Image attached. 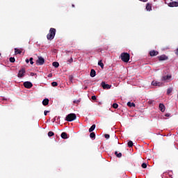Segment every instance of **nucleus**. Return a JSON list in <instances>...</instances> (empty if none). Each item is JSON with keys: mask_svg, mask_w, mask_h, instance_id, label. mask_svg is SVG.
Instances as JSON below:
<instances>
[{"mask_svg": "<svg viewBox=\"0 0 178 178\" xmlns=\"http://www.w3.org/2000/svg\"><path fill=\"white\" fill-rule=\"evenodd\" d=\"M56 34V29L54 28H51L49 29V33L47 35V38L49 41H52L54 38H55V35Z\"/></svg>", "mask_w": 178, "mask_h": 178, "instance_id": "obj_1", "label": "nucleus"}, {"mask_svg": "<svg viewBox=\"0 0 178 178\" xmlns=\"http://www.w3.org/2000/svg\"><path fill=\"white\" fill-rule=\"evenodd\" d=\"M120 58L122 62H124V63H127L130 60V54L126 52L122 53L120 55Z\"/></svg>", "mask_w": 178, "mask_h": 178, "instance_id": "obj_2", "label": "nucleus"}, {"mask_svg": "<svg viewBox=\"0 0 178 178\" xmlns=\"http://www.w3.org/2000/svg\"><path fill=\"white\" fill-rule=\"evenodd\" d=\"M76 118L77 116L75 113H70L66 116L65 120L67 122H73V120H76Z\"/></svg>", "mask_w": 178, "mask_h": 178, "instance_id": "obj_3", "label": "nucleus"}, {"mask_svg": "<svg viewBox=\"0 0 178 178\" xmlns=\"http://www.w3.org/2000/svg\"><path fill=\"white\" fill-rule=\"evenodd\" d=\"M25 75H26V69L21 68L18 72L17 77H19V79H22V77H24Z\"/></svg>", "mask_w": 178, "mask_h": 178, "instance_id": "obj_4", "label": "nucleus"}, {"mask_svg": "<svg viewBox=\"0 0 178 178\" xmlns=\"http://www.w3.org/2000/svg\"><path fill=\"white\" fill-rule=\"evenodd\" d=\"M101 86L104 90H111L112 85L106 84L105 81H102Z\"/></svg>", "mask_w": 178, "mask_h": 178, "instance_id": "obj_5", "label": "nucleus"}, {"mask_svg": "<svg viewBox=\"0 0 178 178\" xmlns=\"http://www.w3.org/2000/svg\"><path fill=\"white\" fill-rule=\"evenodd\" d=\"M152 86H154L155 87H162V86H163V83L158 81H153L152 82Z\"/></svg>", "mask_w": 178, "mask_h": 178, "instance_id": "obj_6", "label": "nucleus"}, {"mask_svg": "<svg viewBox=\"0 0 178 178\" xmlns=\"http://www.w3.org/2000/svg\"><path fill=\"white\" fill-rule=\"evenodd\" d=\"M38 65H42L43 63H45V59L41 56H38V59L36 61Z\"/></svg>", "mask_w": 178, "mask_h": 178, "instance_id": "obj_7", "label": "nucleus"}, {"mask_svg": "<svg viewBox=\"0 0 178 178\" xmlns=\"http://www.w3.org/2000/svg\"><path fill=\"white\" fill-rule=\"evenodd\" d=\"M168 6H170V8H177L178 7V1L170 2L168 3Z\"/></svg>", "mask_w": 178, "mask_h": 178, "instance_id": "obj_8", "label": "nucleus"}, {"mask_svg": "<svg viewBox=\"0 0 178 178\" xmlns=\"http://www.w3.org/2000/svg\"><path fill=\"white\" fill-rule=\"evenodd\" d=\"M24 87H25V88H31L33 83L30 81H26L24 83Z\"/></svg>", "mask_w": 178, "mask_h": 178, "instance_id": "obj_9", "label": "nucleus"}, {"mask_svg": "<svg viewBox=\"0 0 178 178\" xmlns=\"http://www.w3.org/2000/svg\"><path fill=\"white\" fill-rule=\"evenodd\" d=\"M171 79H172V75L163 76L161 78V81H168V80H170Z\"/></svg>", "mask_w": 178, "mask_h": 178, "instance_id": "obj_10", "label": "nucleus"}, {"mask_svg": "<svg viewBox=\"0 0 178 178\" xmlns=\"http://www.w3.org/2000/svg\"><path fill=\"white\" fill-rule=\"evenodd\" d=\"M159 52L158 51L152 50L149 51L150 56H156V55H159Z\"/></svg>", "mask_w": 178, "mask_h": 178, "instance_id": "obj_11", "label": "nucleus"}, {"mask_svg": "<svg viewBox=\"0 0 178 178\" xmlns=\"http://www.w3.org/2000/svg\"><path fill=\"white\" fill-rule=\"evenodd\" d=\"M159 108L161 112H164L166 109V107H165V105L161 103L159 106Z\"/></svg>", "mask_w": 178, "mask_h": 178, "instance_id": "obj_12", "label": "nucleus"}, {"mask_svg": "<svg viewBox=\"0 0 178 178\" xmlns=\"http://www.w3.org/2000/svg\"><path fill=\"white\" fill-rule=\"evenodd\" d=\"M158 59L159 60H166V59H168V56L165 55L159 56H158Z\"/></svg>", "mask_w": 178, "mask_h": 178, "instance_id": "obj_13", "label": "nucleus"}, {"mask_svg": "<svg viewBox=\"0 0 178 178\" xmlns=\"http://www.w3.org/2000/svg\"><path fill=\"white\" fill-rule=\"evenodd\" d=\"M48 104H49V99H44L42 101V105H44V106H47V105H48Z\"/></svg>", "mask_w": 178, "mask_h": 178, "instance_id": "obj_14", "label": "nucleus"}, {"mask_svg": "<svg viewBox=\"0 0 178 178\" xmlns=\"http://www.w3.org/2000/svg\"><path fill=\"white\" fill-rule=\"evenodd\" d=\"M97 72L94 70V69L90 71V77H95Z\"/></svg>", "mask_w": 178, "mask_h": 178, "instance_id": "obj_15", "label": "nucleus"}, {"mask_svg": "<svg viewBox=\"0 0 178 178\" xmlns=\"http://www.w3.org/2000/svg\"><path fill=\"white\" fill-rule=\"evenodd\" d=\"M95 127H96V125L92 124V126H91L90 128L89 129V133H92V131L95 130Z\"/></svg>", "mask_w": 178, "mask_h": 178, "instance_id": "obj_16", "label": "nucleus"}, {"mask_svg": "<svg viewBox=\"0 0 178 178\" xmlns=\"http://www.w3.org/2000/svg\"><path fill=\"white\" fill-rule=\"evenodd\" d=\"M61 138H63L64 140H66L67 138V134L66 132H63L61 134Z\"/></svg>", "mask_w": 178, "mask_h": 178, "instance_id": "obj_17", "label": "nucleus"}, {"mask_svg": "<svg viewBox=\"0 0 178 178\" xmlns=\"http://www.w3.org/2000/svg\"><path fill=\"white\" fill-rule=\"evenodd\" d=\"M20 54H22V51H20V49L15 48V55H20Z\"/></svg>", "mask_w": 178, "mask_h": 178, "instance_id": "obj_18", "label": "nucleus"}, {"mask_svg": "<svg viewBox=\"0 0 178 178\" xmlns=\"http://www.w3.org/2000/svg\"><path fill=\"white\" fill-rule=\"evenodd\" d=\"M98 65L102 67V69H104V63H102V60H99Z\"/></svg>", "mask_w": 178, "mask_h": 178, "instance_id": "obj_19", "label": "nucleus"}, {"mask_svg": "<svg viewBox=\"0 0 178 178\" xmlns=\"http://www.w3.org/2000/svg\"><path fill=\"white\" fill-rule=\"evenodd\" d=\"M146 9H147V10H151L152 9V6H151V4L147 3L146 5Z\"/></svg>", "mask_w": 178, "mask_h": 178, "instance_id": "obj_20", "label": "nucleus"}, {"mask_svg": "<svg viewBox=\"0 0 178 178\" xmlns=\"http://www.w3.org/2000/svg\"><path fill=\"white\" fill-rule=\"evenodd\" d=\"M127 106H129V108H131V107H134V106H136V104H134V103H131V102H129L128 103H127Z\"/></svg>", "mask_w": 178, "mask_h": 178, "instance_id": "obj_21", "label": "nucleus"}, {"mask_svg": "<svg viewBox=\"0 0 178 178\" xmlns=\"http://www.w3.org/2000/svg\"><path fill=\"white\" fill-rule=\"evenodd\" d=\"M172 91H173V88H169L168 90H167V95H169Z\"/></svg>", "mask_w": 178, "mask_h": 178, "instance_id": "obj_22", "label": "nucleus"}, {"mask_svg": "<svg viewBox=\"0 0 178 178\" xmlns=\"http://www.w3.org/2000/svg\"><path fill=\"white\" fill-rule=\"evenodd\" d=\"M52 65L54 67H59V63L58 62H53Z\"/></svg>", "mask_w": 178, "mask_h": 178, "instance_id": "obj_23", "label": "nucleus"}, {"mask_svg": "<svg viewBox=\"0 0 178 178\" xmlns=\"http://www.w3.org/2000/svg\"><path fill=\"white\" fill-rule=\"evenodd\" d=\"M115 155L117 158H122V153H118V152H115Z\"/></svg>", "mask_w": 178, "mask_h": 178, "instance_id": "obj_24", "label": "nucleus"}, {"mask_svg": "<svg viewBox=\"0 0 178 178\" xmlns=\"http://www.w3.org/2000/svg\"><path fill=\"white\" fill-rule=\"evenodd\" d=\"M128 147H129V148H131V147H133V141L129 140L127 143Z\"/></svg>", "mask_w": 178, "mask_h": 178, "instance_id": "obj_25", "label": "nucleus"}, {"mask_svg": "<svg viewBox=\"0 0 178 178\" xmlns=\"http://www.w3.org/2000/svg\"><path fill=\"white\" fill-rule=\"evenodd\" d=\"M90 138H95V133L90 132Z\"/></svg>", "mask_w": 178, "mask_h": 178, "instance_id": "obj_26", "label": "nucleus"}, {"mask_svg": "<svg viewBox=\"0 0 178 178\" xmlns=\"http://www.w3.org/2000/svg\"><path fill=\"white\" fill-rule=\"evenodd\" d=\"M52 87H58V82L54 81L51 83Z\"/></svg>", "mask_w": 178, "mask_h": 178, "instance_id": "obj_27", "label": "nucleus"}, {"mask_svg": "<svg viewBox=\"0 0 178 178\" xmlns=\"http://www.w3.org/2000/svg\"><path fill=\"white\" fill-rule=\"evenodd\" d=\"M48 136L49 137H52L53 136H55V134L53 131H49Z\"/></svg>", "mask_w": 178, "mask_h": 178, "instance_id": "obj_28", "label": "nucleus"}, {"mask_svg": "<svg viewBox=\"0 0 178 178\" xmlns=\"http://www.w3.org/2000/svg\"><path fill=\"white\" fill-rule=\"evenodd\" d=\"M15 57L10 58V62H11V63H15Z\"/></svg>", "mask_w": 178, "mask_h": 178, "instance_id": "obj_29", "label": "nucleus"}, {"mask_svg": "<svg viewBox=\"0 0 178 178\" xmlns=\"http://www.w3.org/2000/svg\"><path fill=\"white\" fill-rule=\"evenodd\" d=\"M118 106H119V105L116 103H114L113 104V108H114V109H118Z\"/></svg>", "mask_w": 178, "mask_h": 178, "instance_id": "obj_30", "label": "nucleus"}, {"mask_svg": "<svg viewBox=\"0 0 178 178\" xmlns=\"http://www.w3.org/2000/svg\"><path fill=\"white\" fill-rule=\"evenodd\" d=\"M142 168H143V169H147V163H143L142 164Z\"/></svg>", "mask_w": 178, "mask_h": 178, "instance_id": "obj_31", "label": "nucleus"}, {"mask_svg": "<svg viewBox=\"0 0 178 178\" xmlns=\"http://www.w3.org/2000/svg\"><path fill=\"white\" fill-rule=\"evenodd\" d=\"M68 63H73V58L71 57L70 59L67 60Z\"/></svg>", "mask_w": 178, "mask_h": 178, "instance_id": "obj_32", "label": "nucleus"}, {"mask_svg": "<svg viewBox=\"0 0 178 178\" xmlns=\"http://www.w3.org/2000/svg\"><path fill=\"white\" fill-rule=\"evenodd\" d=\"M29 62H30L31 65H34V62L33 61V58H29Z\"/></svg>", "mask_w": 178, "mask_h": 178, "instance_id": "obj_33", "label": "nucleus"}, {"mask_svg": "<svg viewBox=\"0 0 178 178\" xmlns=\"http://www.w3.org/2000/svg\"><path fill=\"white\" fill-rule=\"evenodd\" d=\"M69 80H70V81H73V75H70L69 76Z\"/></svg>", "mask_w": 178, "mask_h": 178, "instance_id": "obj_34", "label": "nucleus"}, {"mask_svg": "<svg viewBox=\"0 0 178 178\" xmlns=\"http://www.w3.org/2000/svg\"><path fill=\"white\" fill-rule=\"evenodd\" d=\"M92 101L97 100V97L95 95L92 96Z\"/></svg>", "mask_w": 178, "mask_h": 178, "instance_id": "obj_35", "label": "nucleus"}, {"mask_svg": "<svg viewBox=\"0 0 178 178\" xmlns=\"http://www.w3.org/2000/svg\"><path fill=\"white\" fill-rule=\"evenodd\" d=\"M104 137H105V138H106L108 140V138H109V137H111V136H109V134H105Z\"/></svg>", "mask_w": 178, "mask_h": 178, "instance_id": "obj_36", "label": "nucleus"}, {"mask_svg": "<svg viewBox=\"0 0 178 178\" xmlns=\"http://www.w3.org/2000/svg\"><path fill=\"white\" fill-rule=\"evenodd\" d=\"M79 102H80V100H74L73 102L74 104H79Z\"/></svg>", "mask_w": 178, "mask_h": 178, "instance_id": "obj_37", "label": "nucleus"}, {"mask_svg": "<svg viewBox=\"0 0 178 178\" xmlns=\"http://www.w3.org/2000/svg\"><path fill=\"white\" fill-rule=\"evenodd\" d=\"M44 116H47V113H49V111H44Z\"/></svg>", "mask_w": 178, "mask_h": 178, "instance_id": "obj_38", "label": "nucleus"}, {"mask_svg": "<svg viewBox=\"0 0 178 178\" xmlns=\"http://www.w3.org/2000/svg\"><path fill=\"white\" fill-rule=\"evenodd\" d=\"M141 2H147L148 0H139Z\"/></svg>", "mask_w": 178, "mask_h": 178, "instance_id": "obj_39", "label": "nucleus"}, {"mask_svg": "<svg viewBox=\"0 0 178 178\" xmlns=\"http://www.w3.org/2000/svg\"><path fill=\"white\" fill-rule=\"evenodd\" d=\"M31 76H35V74L33 73V72H31Z\"/></svg>", "mask_w": 178, "mask_h": 178, "instance_id": "obj_40", "label": "nucleus"}, {"mask_svg": "<svg viewBox=\"0 0 178 178\" xmlns=\"http://www.w3.org/2000/svg\"><path fill=\"white\" fill-rule=\"evenodd\" d=\"M29 62H30V60L26 59V63H29Z\"/></svg>", "mask_w": 178, "mask_h": 178, "instance_id": "obj_41", "label": "nucleus"}, {"mask_svg": "<svg viewBox=\"0 0 178 178\" xmlns=\"http://www.w3.org/2000/svg\"><path fill=\"white\" fill-rule=\"evenodd\" d=\"M48 77H52V74H49L48 75Z\"/></svg>", "mask_w": 178, "mask_h": 178, "instance_id": "obj_42", "label": "nucleus"}, {"mask_svg": "<svg viewBox=\"0 0 178 178\" xmlns=\"http://www.w3.org/2000/svg\"><path fill=\"white\" fill-rule=\"evenodd\" d=\"M176 55L178 56V48L177 49Z\"/></svg>", "mask_w": 178, "mask_h": 178, "instance_id": "obj_43", "label": "nucleus"}, {"mask_svg": "<svg viewBox=\"0 0 178 178\" xmlns=\"http://www.w3.org/2000/svg\"><path fill=\"white\" fill-rule=\"evenodd\" d=\"M165 116L169 117V114H166Z\"/></svg>", "mask_w": 178, "mask_h": 178, "instance_id": "obj_44", "label": "nucleus"}, {"mask_svg": "<svg viewBox=\"0 0 178 178\" xmlns=\"http://www.w3.org/2000/svg\"><path fill=\"white\" fill-rule=\"evenodd\" d=\"M72 8H74V4H72Z\"/></svg>", "mask_w": 178, "mask_h": 178, "instance_id": "obj_45", "label": "nucleus"}, {"mask_svg": "<svg viewBox=\"0 0 178 178\" xmlns=\"http://www.w3.org/2000/svg\"><path fill=\"white\" fill-rule=\"evenodd\" d=\"M0 56H1V53H0Z\"/></svg>", "mask_w": 178, "mask_h": 178, "instance_id": "obj_46", "label": "nucleus"}]
</instances>
